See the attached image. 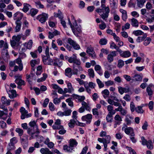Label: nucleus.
I'll return each instance as SVG.
<instances>
[{"label":"nucleus","mask_w":154,"mask_h":154,"mask_svg":"<svg viewBox=\"0 0 154 154\" xmlns=\"http://www.w3.org/2000/svg\"><path fill=\"white\" fill-rule=\"evenodd\" d=\"M110 140L111 137L109 135L106 136V138H99L97 139L98 141L100 142L103 143L104 147L103 150L105 151L107 150V144L110 143Z\"/></svg>","instance_id":"1"},{"label":"nucleus","mask_w":154,"mask_h":154,"mask_svg":"<svg viewBox=\"0 0 154 154\" xmlns=\"http://www.w3.org/2000/svg\"><path fill=\"white\" fill-rule=\"evenodd\" d=\"M122 130H124L125 134L127 135L132 136L134 133L133 129L131 127H127L125 124H124L122 128Z\"/></svg>","instance_id":"2"},{"label":"nucleus","mask_w":154,"mask_h":154,"mask_svg":"<svg viewBox=\"0 0 154 154\" xmlns=\"http://www.w3.org/2000/svg\"><path fill=\"white\" fill-rule=\"evenodd\" d=\"M48 16L47 14L42 13V14L38 15L36 18V19L42 23H43L46 21L48 18Z\"/></svg>","instance_id":"3"},{"label":"nucleus","mask_w":154,"mask_h":154,"mask_svg":"<svg viewBox=\"0 0 154 154\" xmlns=\"http://www.w3.org/2000/svg\"><path fill=\"white\" fill-rule=\"evenodd\" d=\"M68 42L73 47L75 50H79L80 48L79 45L73 40L71 38H69L68 39Z\"/></svg>","instance_id":"4"},{"label":"nucleus","mask_w":154,"mask_h":154,"mask_svg":"<svg viewBox=\"0 0 154 154\" xmlns=\"http://www.w3.org/2000/svg\"><path fill=\"white\" fill-rule=\"evenodd\" d=\"M21 19L18 18L15 21L16 26L15 28V32H19L20 30L22 24V23L20 21Z\"/></svg>","instance_id":"5"},{"label":"nucleus","mask_w":154,"mask_h":154,"mask_svg":"<svg viewBox=\"0 0 154 154\" xmlns=\"http://www.w3.org/2000/svg\"><path fill=\"white\" fill-rule=\"evenodd\" d=\"M53 65L55 67L57 66L60 68L63 65V61L58 58H55L54 59V62Z\"/></svg>","instance_id":"6"},{"label":"nucleus","mask_w":154,"mask_h":154,"mask_svg":"<svg viewBox=\"0 0 154 154\" xmlns=\"http://www.w3.org/2000/svg\"><path fill=\"white\" fill-rule=\"evenodd\" d=\"M92 116L91 114H88L86 115L83 116L82 119L83 121H86L87 123L90 124L92 119Z\"/></svg>","instance_id":"7"},{"label":"nucleus","mask_w":154,"mask_h":154,"mask_svg":"<svg viewBox=\"0 0 154 154\" xmlns=\"http://www.w3.org/2000/svg\"><path fill=\"white\" fill-rule=\"evenodd\" d=\"M73 67L72 72L73 74L77 75L79 71L82 70V68L80 65H73Z\"/></svg>","instance_id":"8"},{"label":"nucleus","mask_w":154,"mask_h":154,"mask_svg":"<svg viewBox=\"0 0 154 154\" xmlns=\"http://www.w3.org/2000/svg\"><path fill=\"white\" fill-rule=\"evenodd\" d=\"M74 24V28L75 29V32L77 34V35H76L75 34H74L76 36L78 37L79 36L78 34L82 32V30L81 28V26H79L77 23L75 22V23H73Z\"/></svg>","instance_id":"9"},{"label":"nucleus","mask_w":154,"mask_h":154,"mask_svg":"<svg viewBox=\"0 0 154 154\" xmlns=\"http://www.w3.org/2000/svg\"><path fill=\"white\" fill-rule=\"evenodd\" d=\"M87 53L89 54L90 56L94 58L96 57V55L92 47H88L86 50Z\"/></svg>","instance_id":"10"},{"label":"nucleus","mask_w":154,"mask_h":154,"mask_svg":"<svg viewBox=\"0 0 154 154\" xmlns=\"http://www.w3.org/2000/svg\"><path fill=\"white\" fill-rule=\"evenodd\" d=\"M7 92L8 93L9 97L11 99H13L16 97L18 95V94L16 93V91L14 90L11 89L10 90H9L8 92L7 91Z\"/></svg>","instance_id":"11"},{"label":"nucleus","mask_w":154,"mask_h":154,"mask_svg":"<svg viewBox=\"0 0 154 154\" xmlns=\"http://www.w3.org/2000/svg\"><path fill=\"white\" fill-rule=\"evenodd\" d=\"M23 138H21V143L23 147H26L28 146L27 136H24Z\"/></svg>","instance_id":"12"},{"label":"nucleus","mask_w":154,"mask_h":154,"mask_svg":"<svg viewBox=\"0 0 154 154\" xmlns=\"http://www.w3.org/2000/svg\"><path fill=\"white\" fill-rule=\"evenodd\" d=\"M119 11L122 14V19L125 21H126L128 18L127 11H126L122 9H120Z\"/></svg>","instance_id":"13"},{"label":"nucleus","mask_w":154,"mask_h":154,"mask_svg":"<svg viewBox=\"0 0 154 154\" xmlns=\"http://www.w3.org/2000/svg\"><path fill=\"white\" fill-rule=\"evenodd\" d=\"M134 118L131 116L129 115H127L126 116L125 121L126 123V124L127 125H129L131 123L132 121H133Z\"/></svg>","instance_id":"14"},{"label":"nucleus","mask_w":154,"mask_h":154,"mask_svg":"<svg viewBox=\"0 0 154 154\" xmlns=\"http://www.w3.org/2000/svg\"><path fill=\"white\" fill-rule=\"evenodd\" d=\"M15 63H17L19 65V69L20 71H21L23 70V67L22 63V61L20 58H18L14 60Z\"/></svg>","instance_id":"15"},{"label":"nucleus","mask_w":154,"mask_h":154,"mask_svg":"<svg viewBox=\"0 0 154 154\" xmlns=\"http://www.w3.org/2000/svg\"><path fill=\"white\" fill-rule=\"evenodd\" d=\"M72 69L70 68H67L65 70V75L69 78H71L72 74Z\"/></svg>","instance_id":"16"},{"label":"nucleus","mask_w":154,"mask_h":154,"mask_svg":"<svg viewBox=\"0 0 154 154\" xmlns=\"http://www.w3.org/2000/svg\"><path fill=\"white\" fill-rule=\"evenodd\" d=\"M11 100H7L5 97L3 96L1 98V101L2 103L6 105H9L10 104Z\"/></svg>","instance_id":"17"},{"label":"nucleus","mask_w":154,"mask_h":154,"mask_svg":"<svg viewBox=\"0 0 154 154\" xmlns=\"http://www.w3.org/2000/svg\"><path fill=\"white\" fill-rule=\"evenodd\" d=\"M133 78L132 80L133 81H140L142 79V77L140 75L135 74L133 76Z\"/></svg>","instance_id":"18"},{"label":"nucleus","mask_w":154,"mask_h":154,"mask_svg":"<svg viewBox=\"0 0 154 154\" xmlns=\"http://www.w3.org/2000/svg\"><path fill=\"white\" fill-rule=\"evenodd\" d=\"M8 114V112H4L0 110V119H2L4 120H5L7 118Z\"/></svg>","instance_id":"19"},{"label":"nucleus","mask_w":154,"mask_h":154,"mask_svg":"<svg viewBox=\"0 0 154 154\" xmlns=\"http://www.w3.org/2000/svg\"><path fill=\"white\" fill-rule=\"evenodd\" d=\"M115 122L118 123L120 124L122 120L121 117L119 115H116L114 117Z\"/></svg>","instance_id":"20"},{"label":"nucleus","mask_w":154,"mask_h":154,"mask_svg":"<svg viewBox=\"0 0 154 154\" xmlns=\"http://www.w3.org/2000/svg\"><path fill=\"white\" fill-rule=\"evenodd\" d=\"M63 149L66 152H72L73 149L70 145L68 146L67 145H63Z\"/></svg>","instance_id":"21"},{"label":"nucleus","mask_w":154,"mask_h":154,"mask_svg":"<svg viewBox=\"0 0 154 154\" xmlns=\"http://www.w3.org/2000/svg\"><path fill=\"white\" fill-rule=\"evenodd\" d=\"M120 56L123 57H128L131 56V54L129 51H124L122 54H121Z\"/></svg>","instance_id":"22"},{"label":"nucleus","mask_w":154,"mask_h":154,"mask_svg":"<svg viewBox=\"0 0 154 154\" xmlns=\"http://www.w3.org/2000/svg\"><path fill=\"white\" fill-rule=\"evenodd\" d=\"M40 133V130L38 128H37V129H36V131L31 133L32 137L33 138L35 137H40V136L38 135Z\"/></svg>","instance_id":"23"},{"label":"nucleus","mask_w":154,"mask_h":154,"mask_svg":"<svg viewBox=\"0 0 154 154\" xmlns=\"http://www.w3.org/2000/svg\"><path fill=\"white\" fill-rule=\"evenodd\" d=\"M39 60L38 59H35L31 60L30 63L32 67H34L35 65L39 64Z\"/></svg>","instance_id":"24"},{"label":"nucleus","mask_w":154,"mask_h":154,"mask_svg":"<svg viewBox=\"0 0 154 154\" xmlns=\"http://www.w3.org/2000/svg\"><path fill=\"white\" fill-rule=\"evenodd\" d=\"M138 24V22L136 19L133 18L131 19V25L133 26L137 27Z\"/></svg>","instance_id":"25"},{"label":"nucleus","mask_w":154,"mask_h":154,"mask_svg":"<svg viewBox=\"0 0 154 154\" xmlns=\"http://www.w3.org/2000/svg\"><path fill=\"white\" fill-rule=\"evenodd\" d=\"M117 2V0H110V6L113 9H115L117 8L116 4Z\"/></svg>","instance_id":"26"},{"label":"nucleus","mask_w":154,"mask_h":154,"mask_svg":"<svg viewBox=\"0 0 154 154\" xmlns=\"http://www.w3.org/2000/svg\"><path fill=\"white\" fill-rule=\"evenodd\" d=\"M78 143L74 139H71L69 141V145L73 147L74 146H76L77 145Z\"/></svg>","instance_id":"27"},{"label":"nucleus","mask_w":154,"mask_h":154,"mask_svg":"<svg viewBox=\"0 0 154 154\" xmlns=\"http://www.w3.org/2000/svg\"><path fill=\"white\" fill-rule=\"evenodd\" d=\"M147 35H144L142 36L138 37L136 39V42L138 43H140L143 41L146 37Z\"/></svg>","instance_id":"28"},{"label":"nucleus","mask_w":154,"mask_h":154,"mask_svg":"<svg viewBox=\"0 0 154 154\" xmlns=\"http://www.w3.org/2000/svg\"><path fill=\"white\" fill-rule=\"evenodd\" d=\"M40 151L42 154H49L51 152V151L48 148H42L40 149Z\"/></svg>","instance_id":"29"},{"label":"nucleus","mask_w":154,"mask_h":154,"mask_svg":"<svg viewBox=\"0 0 154 154\" xmlns=\"http://www.w3.org/2000/svg\"><path fill=\"white\" fill-rule=\"evenodd\" d=\"M88 73L90 77L94 78V73L92 69H90L88 70Z\"/></svg>","instance_id":"30"},{"label":"nucleus","mask_w":154,"mask_h":154,"mask_svg":"<svg viewBox=\"0 0 154 154\" xmlns=\"http://www.w3.org/2000/svg\"><path fill=\"white\" fill-rule=\"evenodd\" d=\"M29 125L31 127L35 128L36 129H37V128H38V126L36 124V122L35 121H31L29 123Z\"/></svg>","instance_id":"31"},{"label":"nucleus","mask_w":154,"mask_h":154,"mask_svg":"<svg viewBox=\"0 0 154 154\" xmlns=\"http://www.w3.org/2000/svg\"><path fill=\"white\" fill-rule=\"evenodd\" d=\"M43 76L42 77L38 79L37 81L38 82H43L46 80L47 77V74L46 73H44L43 74Z\"/></svg>","instance_id":"32"},{"label":"nucleus","mask_w":154,"mask_h":154,"mask_svg":"<svg viewBox=\"0 0 154 154\" xmlns=\"http://www.w3.org/2000/svg\"><path fill=\"white\" fill-rule=\"evenodd\" d=\"M147 147L150 149H152L153 148V145L152 142L151 140H149L146 144Z\"/></svg>","instance_id":"33"},{"label":"nucleus","mask_w":154,"mask_h":154,"mask_svg":"<svg viewBox=\"0 0 154 154\" xmlns=\"http://www.w3.org/2000/svg\"><path fill=\"white\" fill-rule=\"evenodd\" d=\"M32 41L31 40L29 41L27 44L25 43L24 44L25 46L26 45V48L28 49H30L32 46Z\"/></svg>","instance_id":"34"},{"label":"nucleus","mask_w":154,"mask_h":154,"mask_svg":"<svg viewBox=\"0 0 154 154\" xmlns=\"http://www.w3.org/2000/svg\"><path fill=\"white\" fill-rule=\"evenodd\" d=\"M38 10L35 9H32L30 10V14L32 17L34 16L38 12Z\"/></svg>","instance_id":"35"},{"label":"nucleus","mask_w":154,"mask_h":154,"mask_svg":"<svg viewBox=\"0 0 154 154\" xmlns=\"http://www.w3.org/2000/svg\"><path fill=\"white\" fill-rule=\"evenodd\" d=\"M143 106H139L136 107L135 111L136 112L139 113H142L143 112V110L142 108Z\"/></svg>","instance_id":"36"},{"label":"nucleus","mask_w":154,"mask_h":154,"mask_svg":"<svg viewBox=\"0 0 154 154\" xmlns=\"http://www.w3.org/2000/svg\"><path fill=\"white\" fill-rule=\"evenodd\" d=\"M54 130H60L61 129H63V126L60 125H54L52 126Z\"/></svg>","instance_id":"37"},{"label":"nucleus","mask_w":154,"mask_h":154,"mask_svg":"<svg viewBox=\"0 0 154 154\" xmlns=\"http://www.w3.org/2000/svg\"><path fill=\"white\" fill-rule=\"evenodd\" d=\"M14 144L9 143L7 147L8 150L11 151L15 149V147L14 146Z\"/></svg>","instance_id":"38"},{"label":"nucleus","mask_w":154,"mask_h":154,"mask_svg":"<svg viewBox=\"0 0 154 154\" xmlns=\"http://www.w3.org/2000/svg\"><path fill=\"white\" fill-rule=\"evenodd\" d=\"M23 5L24 7L22 9V10L24 12H26L29 10V7L30 5L29 4L26 3H24Z\"/></svg>","instance_id":"39"},{"label":"nucleus","mask_w":154,"mask_h":154,"mask_svg":"<svg viewBox=\"0 0 154 154\" xmlns=\"http://www.w3.org/2000/svg\"><path fill=\"white\" fill-rule=\"evenodd\" d=\"M151 39L149 37L146 38V40L143 42V44L145 46H147L149 45L151 41Z\"/></svg>","instance_id":"40"},{"label":"nucleus","mask_w":154,"mask_h":154,"mask_svg":"<svg viewBox=\"0 0 154 154\" xmlns=\"http://www.w3.org/2000/svg\"><path fill=\"white\" fill-rule=\"evenodd\" d=\"M124 65V61L122 60H119L118 61L117 66L119 68H122Z\"/></svg>","instance_id":"41"},{"label":"nucleus","mask_w":154,"mask_h":154,"mask_svg":"<svg viewBox=\"0 0 154 154\" xmlns=\"http://www.w3.org/2000/svg\"><path fill=\"white\" fill-rule=\"evenodd\" d=\"M96 82L100 88H101L104 87V84L100 80V79H96Z\"/></svg>","instance_id":"42"},{"label":"nucleus","mask_w":154,"mask_h":154,"mask_svg":"<svg viewBox=\"0 0 154 154\" xmlns=\"http://www.w3.org/2000/svg\"><path fill=\"white\" fill-rule=\"evenodd\" d=\"M21 38V36L20 35H18L17 36L14 35L13 36L12 39L13 40H15L17 42H18Z\"/></svg>","instance_id":"43"},{"label":"nucleus","mask_w":154,"mask_h":154,"mask_svg":"<svg viewBox=\"0 0 154 154\" xmlns=\"http://www.w3.org/2000/svg\"><path fill=\"white\" fill-rule=\"evenodd\" d=\"M100 21L102 23L99 25V27L100 29L103 30L105 29L106 27V24L103 21L101 20Z\"/></svg>","instance_id":"44"},{"label":"nucleus","mask_w":154,"mask_h":154,"mask_svg":"<svg viewBox=\"0 0 154 154\" xmlns=\"http://www.w3.org/2000/svg\"><path fill=\"white\" fill-rule=\"evenodd\" d=\"M69 23L70 25V27L72 29V30L74 34H75L76 35H77L76 33L75 32V29L74 28V24H72L69 18H68Z\"/></svg>","instance_id":"45"},{"label":"nucleus","mask_w":154,"mask_h":154,"mask_svg":"<svg viewBox=\"0 0 154 154\" xmlns=\"http://www.w3.org/2000/svg\"><path fill=\"white\" fill-rule=\"evenodd\" d=\"M146 91L148 95L151 96L152 94L153 91L149 86H148L147 87Z\"/></svg>","instance_id":"46"},{"label":"nucleus","mask_w":154,"mask_h":154,"mask_svg":"<svg viewBox=\"0 0 154 154\" xmlns=\"http://www.w3.org/2000/svg\"><path fill=\"white\" fill-rule=\"evenodd\" d=\"M11 46L12 47H14L15 46H18L19 45V43L14 40L11 41Z\"/></svg>","instance_id":"47"},{"label":"nucleus","mask_w":154,"mask_h":154,"mask_svg":"<svg viewBox=\"0 0 154 154\" xmlns=\"http://www.w3.org/2000/svg\"><path fill=\"white\" fill-rule=\"evenodd\" d=\"M130 109L132 112H134L136 109V107H135V106L133 102H131L130 103Z\"/></svg>","instance_id":"48"},{"label":"nucleus","mask_w":154,"mask_h":154,"mask_svg":"<svg viewBox=\"0 0 154 154\" xmlns=\"http://www.w3.org/2000/svg\"><path fill=\"white\" fill-rule=\"evenodd\" d=\"M67 109V108H66L65 111L63 112L64 116H69L70 115L72 112L71 110Z\"/></svg>","instance_id":"49"},{"label":"nucleus","mask_w":154,"mask_h":154,"mask_svg":"<svg viewBox=\"0 0 154 154\" xmlns=\"http://www.w3.org/2000/svg\"><path fill=\"white\" fill-rule=\"evenodd\" d=\"M72 98H69L66 99V101L68 103V105L71 106L73 107V102L71 100Z\"/></svg>","instance_id":"50"},{"label":"nucleus","mask_w":154,"mask_h":154,"mask_svg":"<svg viewBox=\"0 0 154 154\" xmlns=\"http://www.w3.org/2000/svg\"><path fill=\"white\" fill-rule=\"evenodd\" d=\"M133 34L136 36H138L139 35H142L143 32L141 31L138 30L134 31L133 32Z\"/></svg>","instance_id":"51"},{"label":"nucleus","mask_w":154,"mask_h":154,"mask_svg":"<svg viewBox=\"0 0 154 154\" xmlns=\"http://www.w3.org/2000/svg\"><path fill=\"white\" fill-rule=\"evenodd\" d=\"M37 51H35L33 52H31L30 54L31 55V56L33 58H35L37 57Z\"/></svg>","instance_id":"52"},{"label":"nucleus","mask_w":154,"mask_h":154,"mask_svg":"<svg viewBox=\"0 0 154 154\" xmlns=\"http://www.w3.org/2000/svg\"><path fill=\"white\" fill-rule=\"evenodd\" d=\"M35 5L36 7L38 8H44L43 5L41 4L40 2L37 1L35 2Z\"/></svg>","instance_id":"53"},{"label":"nucleus","mask_w":154,"mask_h":154,"mask_svg":"<svg viewBox=\"0 0 154 154\" xmlns=\"http://www.w3.org/2000/svg\"><path fill=\"white\" fill-rule=\"evenodd\" d=\"M16 131L18 133L20 136H22L23 134V130L20 128H17L16 129Z\"/></svg>","instance_id":"54"},{"label":"nucleus","mask_w":154,"mask_h":154,"mask_svg":"<svg viewBox=\"0 0 154 154\" xmlns=\"http://www.w3.org/2000/svg\"><path fill=\"white\" fill-rule=\"evenodd\" d=\"M112 116H111L108 114L106 118V119L107 122H111L112 119Z\"/></svg>","instance_id":"55"},{"label":"nucleus","mask_w":154,"mask_h":154,"mask_svg":"<svg viewBox=\"0 0 154 154\" xmlns=\"http://www.w3.org/2000/svg\"><path fill=\"white\" fill-rule=\"evenodd\" d=\"M114 82L113 81L111 80H109L105 82V85L106 86H109L113 85Z\"/></svg>","instance_id":"56"},{"label":"nucleus","mask_w":154,"mask_h":154,"mask_svg":"<svg viewBox=\"0 0 154 154\" xmlns=\"http://www.w3.org/2000/svg\"><path fill=\"white\" fill-rule=\"evenodd\" d=\"M107 42V40L105 38H102L100 39L99 43L102 45H106Z\"/></svg>","instance_id":"57"},{"label":"nucleus","mask_w":154,"mask_h":154,"mask_svg":"<svg viewBox=\"0 0 154 154\" xmlns=\"http://www.w3.org/2000/svg\"><path fill=\"white\" fill-rule=\"evenodd\" d=\"M109 14H107L105 13L101 15L102 18L106 21V20Z\"/></svg>","instance_id":"58"},{"label":"nucleus","mask_w":154,"mask_h":154,"mask_svg":"<svg viewBox=\"0 0 154 154\" xmlns=\"http://www.w3.org/2000/svg\"><path fill=\"white\" fill-rule=\"evenodd\" d=\"M17 140L16 137H14L10 139V143L15 144L17 143Z\"/></svg>","instance_id":"59"},{"label":"nucleus","mask_w":154,"mask_h":154,"mask_svg":"<svg viewBox=\"0 0 154 154\" xmlns=\"http://www.w3.org/2000/svg\"><path fill=\"white\" fill-rule=\"evenodd\" d=\"M49 57L50 56H48L46 55L44 56L43 57V61L45 64H46L47 60H48Z\"/></svg>","instance_id":"60"},{"label":"nucleus","mask_w":154,"mask_h":154,"mask_svg":"<svg viewBox=\"0 0 154 154\" xmlns=\"http://www.w3.org/2000/svg\"><path fill=\"white\" fill-rule=\"evenodd\" d=\"M67 86L68 87V89H69V91H70L71 92L73 91V88L72 87V85L70 83H68L67 84Z\"/></svg>","instance_id":"61"},{"label":"nucleus","mask_w":154,"mask_h":154,"mask_svg":"<svg viewBox=\"0 0 154 154\" xmlns=\"http://www.w3.org/2000/svg\"><path fill=\"white\" fill-rule=\"evenodd\" d=\"M130 24L128 23H127L124 26H122V31L124 30V29H128L130 28Z\"/></svg>","instance_id":"62"},{"label":"nucleus","mask_w":154,"mask_h":154,"mask_svg":"<svg viewBox=\"0 0 154 154\" xmlns=\"http://www.w3.org/2000/svg\"><path fill=\"white\" fill-rule=\"evenodd\" d=\"M49 107L51 111H54L55 110L54 106L52 103L50 102L49 103Z\"/></svg>","instance_id":"63"},{"label":"nucleus","mask_w":154,"mask_h":154,"mask_svg":"<svg viewBox=\"0 0 154 154\" xmlns=\"http://www.w3.org/2000/svg\"><path fill=\"white\" fill-rule=\"evenodd\" d=\"M107 59L109 63H111L112 62L113 60V57L111 55L109 54L107 56Z\"/></svg>","instance_id":"64"}]
</instances>
